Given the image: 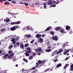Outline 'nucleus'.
Instances as JSON below:
<instances>
[{
	"label": "nucleus",
	"instance_id": "f257e3e1",
	"mask_svg": "<svg viewBox=\"0 0 73 73\" xmlns=\"http://www.w3.org/2000/svg\"><path fill=\"white\" fill-rule=\"evenodd\" d=\"M24 29H26V31L27 30H33V28L32 27H29V26H26L24 28Z\"/></svg>",
	"mask_w": 73,
	"mask_h": 73
},
{
	"label": "nucleus",
	"instance_id": "f03ea898",
	"mask_svg": "<svg viewBox=\"0 0 73 73\" xmlns=\"http://www.w3.org/2000/svg\"><path fill=\"white\" fill-rule=\"evenodd\" d=\"M52 40L55 41H57L58 38V37L57 36H52Z\"/></svg>",
	"mask_w": 73,
	"mask_h": 73
},
{
	"label": "nucleus",
	"instance_id": "7ed1b4c3",
	"mask_svg": "<svg viewBox=\"0 0 73 73\" xmlns=\"http://www.w3.org/2000/svg\"><path fill=\"white\" fill-rule=\"evenodd\" d=\"M54 2V1H51V0H50L48 1L47 4V5H52L53 4V2Z\"/></svg>",
	"mask_w": 73,
	"mask_h": 73
},
{
	"label": "nucleus",
	"instance_id": "20e7f679",
	"mask_svg": "<svg viewBox=\"0 0 73 73\" xmlns=\"http://www.w3.org/2000/svg\"><path fill=\"white\" fill-rule=\"evenodd\" d=\"M38 62L39 64H41L42 65H44L45 62V60H43L42 62L41 60H39L38 61Z\"/></svg>",
	"mask_w": 73,
	"mask_h": 73
},
{
	"label": "nucleus",
	"instance_id": "39448f33",
	"mask_svg": "<svg viewBox=\"0 0 73 73\" xmlns=\"http://www.w3.org/2000/svg\"><path fill=\"white\" fill-rule=\"evenodd\" d=\"M38 42H40V44L43 42V39L42 38H40L38 39Z\"/></svg>",
	"mask_w": 73,
	"mask_h": 73
},
{
	"label": "nucleus",
	"instance_id": "423d86ee",
	"mask_svg": "<svg viewBox=\"0 0 73 73\" xmlns=\"http://www.w3.org/2000/svg\"><path fill=\"white\" fill-rule=\"evenodd\" d=\"M63 51V50L62 49H60L59 50V51H56V54H59L60 53H61Z\"/></svg>",
	"mask_w": 73,
	"mask_h": 73
},
{
	"label": "nucleus",
	"instance_id": "0eeeda50",
	"mask_svg": "<svg viewBox=\"0 0 73 73\" xmlns=\"http://www.w3.org/2000/svg\"><path fill=\"white\" fill-rule=\"evenodd\" d=\"M14 55V54H13L12 53L9 56L8 55V56L7 57H8V58H11L13 56V55Z\"/></svg>",
	"mask_w": 73,
	"mask_h": 73
},
{
	"label": "nucleus",
	"instance_id": "6e6552de",
	"mask_svg": "<svg viewBox=\"0 0 73 73\" xmlns=\"http://www.w3.org/2000/svg\"><path fill=\"white\" fill-rule=\"evenodd\" d=\"M8 54H6L4 55V56H3L2 58L3 60H4V59L6 58V57H8Z\"/></svg>",
	"mask_w": 73,
	"mask_h": 73
},
{
	"label": "nucleus",
	"instance_id": "1a4fd4ad",
	"mask_svg": "<svg viewBox=\"0 0 73 73\" xmlns=\"http://www.w3.org/2000/svg\"><path fill=\"white\" fill-rule=\"evenodd\" d=\"M16 29V27H11L10 29V30L12 31H13Z\"/></svg>",
	"mask_w": 73,
	"mask_h": 73
},
{
	"label": "nucleus",
	"instance_id": "9d476101",
	"mask_svg": "<svg viewBox=\"0 0 73 73\" xmlns=\"http://www.w3.org/2000/svg\"><path fill=\"white\" fill-rule=\"evenodd\" d=\"M36 38H40V37H41V35H39L38 34H37L35 36Z\"/></svg>",
	"mask_w": 73,
	"mask_h": 73
},
{
	"label": "nucleus",
	"instance_id": "9b49d317",
	"mask_svg": "<svg viewBox=\"0 0 73 73\" xmlns=\"http://www.w3.org/2000/svg\"><path fill=\"white\" fill-rule=\"evenodd\" d=\"M70 27L69 26H66V30H67L68 31L69 30H70Z\"/></svg>",
	"mask_w": 73,
	"mask_h": 73
},
{
	"label": "nucleus",
	"instance_id": "f8f14e48",
	"mask_svg": "<svg viewBox=\"0 0 73 73\" xmlns=\"http://www.w3.org/2000/svg\"><path fill=\"white\" fill-rule=\"evenodd\" d=\"M15 38H14L11 39V41L13 42V43L14 44H15V43H16V41H15Z\"/></svg>",
	"mask_w": 73,
	"mask_h": 73
},
{
	"label": "nucleus",
	"instance_id": "ddd939ff",
	"mask_svg": "<svg viewBox=\"0 0 73 73\" xmlns=\"http://www.w3.org/2000/svg\"><path fill=\"white\" fill-rule=\"evenodd\" d=\"M25 56H29L30 55L29 54V51H27L25 53Z\"/></svg>",
	"mask_w": 73,
	"mask_h": 73
},
{
	"label": "nucleus",
	"instance_id": "4468645a",
	"mask_svg": "<svg viewBox=\"0 0 73 73\" xmlns=\"http://www.w3.org/2000/svg\"><path fill=\"white\" fill-rule=\"evenodd\" d=\"M51 28H52L51 27H49L45 30V31L46 32V31H49V30H50V29Z\"/></svg>",
	"mask_w": 73,
	"mask_h": 73
},
{
	"label": "nucleus",
	"instance_id": "2eb2a0df",
	"mask_svg": "<svg viewBox=\"0 0 73 73\" xmlns=\"http://www.w3.org/2000/svg\"><path fill=\"white\" fill-rule=\"evenodd\" d=\"M62 64L61 63H60L58 64V65L56 66V67L57 68H58L59 67H60V66H61Z\"/></svg>",
	"mask_w": 73,
	"mask_h": 73
},
{
	"label": "nucleus",
	"instance_id": "dca6fc26",
	"mask_svg": "<svg viewBox=\"0 0 73 73\" xmlns=\"http://www.w3.org/2000/svg\"><path fill=\"white\" fill-rule=\"evenodd\" d=\"M52 50V49H46L45 51V52H50Z\"/></svg>",
	"mask_w": 73,
	"mask_h": 73
},
{
	"label": "nucleus",
	"instance_id": "f3484780",
	"mask_svg": "<svg viewBox=\"0 0 73 73\" xmlns=\"http://www.w3.org/2000/svg\"><path fill=\"white\" fill-rule=\"evenodd\" d=\"M4 20H5L4 21H5V22H6V23H8L10 21V20L9 19H5Z\"/></svg>",
	"mask_w": 73,
	"mask_h": 73
},
{
	"label": "nucleus",
	"instance_id": "a211bd4d",
	"mask_svg": "<svg viewBox=\"0 0 73 73\" xmlns=\"http://www.w3.org/2000/svg\"><path fill=\"white\" fill-rule=\"evenodd\" d=\"M13 47V45L12 44L11 45H10L8 47V49H9V50L10 49H11V48H12Z\"/></svg>",
	"mask_w": 73,
	"mask_h": 73
},
{
	"label": "nucleus",
	"instance_id": "6ab92c4d",
	"mask_svg": "<svg viewBox=\"0 0 73 73\" xmlns=\"http://www.w3.org/2000/svg\"><path fill=\"white\" fill-rule=\"evenodd\" d=\"M60 32L61 33H66L64 31V30L63 29H62L60 30Z\"/></svg>",
	"mask_w": 73,
	"mask_h": 73
},
{
	"label": "nucleus",
	"instance_id": "aec40b11",
	"mask_svg": "<svg viewBox=\"0 0 73 73\" xmlns=\"http://www.w3.org/2000/svg\"><path fill=\"white\" fill-rule=\"evenodd\" d=\"M20 48H24V44H23V43H21V44Z\"/></svg>",
	"mask_w": 73,
	"mask_h": 73
},
{
	"label": "nucleus",
	"instance_id": "412c9836",
	"mask_svg": "<svg viewBox=\"0 0 73 73\" xmlns=\"http://www.w3.org/2000/svg\"><path fill=\"white\" fill-rule=\"evenodd\" d=\"M61 29V27H58L56 28H55V29L56 30V31H58V30H59Z\"/></svg>",
	"mask_w": 73,
	"mask_h": 73
},
{
	"label": "nucleus",
	"instance_id": "4be33fe9",
	"mask_svg": "<svg viewBox=\"0 0 73 73\" xmlns=\"http://www.w3.org/2000/svg\"><path fill=\"white\" fill-rule=\"evenodd\" d=\"M71 68L70 69V70H73V64L71 66Z\"/></svg>",
	"mask_w": 73,
	"mask_h": 73
},
{
	"label": "nucleus",
	"instance_id": "5701e85b",
	"mask_svg": "<svg viewBox=\"0 0 73 73\" xmlns=\"http://www.w3.org/2000/svg\"><path fill=\"white\" fill-rule=\"evenodd\" d=\"M11 2L13 4H15L16 3V1H15V0H11Z\"/></svg>",
	"mask_w": 73,
	"mask_h": 73
},
{
	"label": "nucleus",
	"instance_id": "b1692460",
	"mask_svg": "<svg viewBox=\"0 0 73 73\" xmlns=\"http://www.w3.org/2000/svg\"><path fill=\"white\" fill-rule=\"evenodd\" d=\"M68 66H69V64H66L65 65V66L64 67V70H65V68H66V67H67Z\"/></svg>",
	"mask_w": 73,
	"mask_h": 73
},
{
	"label": "nucleus",
	"instance_id": "393cba45",
	"mask_svg": "<svg viewBox=\"0 0 73 73\" xmlns=\"http://www.w3.org/2000/svg\"><path fill=\"white\" fill-rule=\"evenodd\" d=\"M12 51L11 50H9L8 51V53L9 54H10V53H12Z\"/></svg>",
	"mask_w": 73,
	"mask_h": 73
},
{
	"label": "nucleus",
	"instance_id": "a878e982",
	"mask_svg": "<svg viewBox=\"0 0 73 73\" xmlns=\"http://www.w3.org/2000/svg\"><path fill=\"white\" fill-rule=\"evenodd\" d=\"M4 4H5V5H9V3L8 2H5L4 3Z\"/></svg>",
	"mask_w": 73,
	"mask_h": 73
},
{
	"label": "nucleus",
	"instance_id": "bb28decb",
	"mask_svg": "<svg viewBox=\"0 0 73 73\" xmlns=\"http://www.w3.org/2000/svg\"><path fill=\"white\" fill-rule=\"evenodd\" d=\"M17 24V23H16V22H12V23H11V25H13L14 24Z\"/></svg>",
	"mask_w": 73,
	"mask_h": 73
},
{
	"label": "nucleus",
	"instance_id": "cd10ccee",
	"mask_svg": "<svg viewBox=\"0 0 73 73\" xmlns=\"http://www.w3.org/2000/svg\"><path fill=\"white\" fill-rule=\"evenodd\" d=\"M56 51H55L54 52H53L52 54V56H54V53H56Z\"/></svg>",
	"mask_w": 73,
	"mask_h": 73
},
{
	"label": "nucleus",
	"instance_id": "c85d7f7f",
	"mask_svg": "<svg viewBox=\"0 0 73 73\" xmlns=\"http://www.w3.org/2000/svg\"><path fill=\"white\" fill-rule=\"evenodd\" d=\"M32 58H33V56H30L29 58V60H32Z\"/></svg>",
	"mask_w": 73,
	"mask_h": 73
},
{
	"label": "nucleus",
	"instance_id": "c756f323",
	"mask_svg": "<svg viewBox=\"0 0 73 73\" xmlns=\"http://www.w3.org/2000/svg\"><path fill=\"white\" fill-rule=\"evenodd\" d=\"M31 35H29V34L27 35V38H30V37H31Z\"/></svg>",
	"mask_w": 73,
	"mask_h": 73
},
{
	"label": "nucleus",
	"instance_id": "7c9ffc66",
	"mask_svg": "<svg viewBox=\"0 0 73 73\" xmlns=\"http://www.w3.org/2000/svg\"><path fill=\"white\" fill-rule=\"evenodd\" d=\"M52 48V47L51 46H48L47 47V48L48 49H51Z\"/></svg>",
	"mask_w": 73,
	"mask_h": 73
},
{
	"label": "nucleus",
	"instance_id": "2f4dec72",
	"mask_svg": "<svg viewBox=\"0 0 73 73\" xmlns=\"http://www.w3.org/2000/svg\"><path fill=\"white\" fill-rule=\"evenodd\" d=\"M66 44H63L62 45V47H63V48H64L65 46H66Z\"/></svg>",
	"mask_w": 73,
	"mask_h": 73
},
{
	"label": "nucleus",
	"instance_id": "473e14b6",
	"mask_svg": "<svg viewBox=\"0 0 73 73\" xmlns=\"http://www.w3.org/2000/svg\"><path fill=\"white\" fill-rule=\"evenodd\" d=\"M23 61H24L26 62H28V60H27L25 59V58H24L23 59Z\"/></svg>",
	"mask_w": 73,
	"mask_h": 73
},
{
	"label": "nucleus",
	"instance_id": "72a5a7b5",
	"mask_svg": "<svg viewBox=\"0 0 73 73\" xmlns=\"http://www.w3.org/2000/svg\"><path fill=\"white\" fill-rule=\"evenodd\" d=\"M38 51H39V52H41V50H42L41 48H38Z\"/></svg>",
	"mask_w": 73,
	"mask_h": 73
},
{
	"label": "nucleus",
	"instance_id": "f704fd0d",
	"mask_svg": "<svg viewBox=\"0 0 73 73\" xmlns=\"http://www.w3.org/2000/svg\"><path fill=\"white\" fill-rule=\"evenodd\" d=\"M19 38H20V37H17L16 38V40H19Z\"/></svg>",
	"mask_w": 73,
	"mask_h": 73
},
{
	"label": "nucleus",
	"instance_id": "c9c22d12",
	"mask_svg": "<svg viewBox=\"0 0 73 73\" xmlns=\"http://www.w3.org/2000/svg\"><path fill=\"white\" fill-rule=\"evenodd\" d=\"M17 23V24H20L21 23V22L20 21H19L18 22H16Z\"/></svg>",
	"mask_w": 73,
	"mask_h": 73
},
{
	"label": "nucleus",
	"instance_id": "e433bc0d",
	"mask_svg": "<svg viewBox=\"0 0 73 73\" xmlns=\"http://www.w3.org/2000/svg\"><path fill=\"white\" fill-rule=\"evenodd\" d=\"M24 4L25 5H26L27 6H28V5H29V4H28V3H25Z\"/></svg>",
	"mask_w": 73,
	"mask_h": 73
},
{
	"label": "nucleus",
	"instance_id": "4c0bfd02",
	"mask_svg": "<svg viewBox=\"0 0 73 73\" xmlns=\"http://www.w3.org/2000/svg\"><path fill=\"white\" fill-rule=\"evenodd\" d=\"M36 69V67H33L31 70H33L34 69Z\"/></svg>",
	"mask_w": 73,
	"mask_h": 73
},
{
	"label": "nucleus",
	"instance_id": "58836bf2",
	"mask_svg": "<svg viewBox=\"0 0 73 73\" xmlns=\"http://www.w3.org/2000/svg\"><path fill=\"white\" fill-rule=\"evenodd\" d=\"M29 45V44L28 43L25 44V47H27V46H28Z\"/></svg>",
	"mask_w": 73,
	"mask_h": 73
},
{
	"label": "nucleus",
	"instance_id": "ea45409f",
	"mask_svg": "<svg viewBox=\"0 0 73 73\" xmlns=\"http://www.w3.org/2000/svg\"><path fill=\"white\" fill-rule=\"evenodd\" d=\"M34 41H35V40L34 39L31 42V44H33V42H34Z\"/></svg>",
	"mask_w": 73,
	"mask_h": 73
},
{
	"label": "nucleus",
	"instance_id": "a19ab883",
	"mask_svg": "<svg viewBox=\"0 0 73 73\" xmlns=\"http://www.w3.org/2000/svg\"><path fill=\"white\" fill-rule=\"evenodd\" d=\"M54 33V32L52 31L50 32L51 35H53Z\"/></svg>",
	"mask_w": 73,
	"mask_h": 73
},
{
	"label": "nucleus",
	"instance_id": "79ce46f5",
	"mask_svg": "<svg viewBox=\"0 0 73 73\" xmlns=\"http://www.w3.org/2000/svg\"><path fill=\"white\" fill-rule=\"evenodd\" d=\"M5 30V29H1V31L3 32V31H4Z\"/></svg>",
	"mask_w": 73,
	"mask_h": 73
},
{
	"label": "nucleus",
	"instance_id": "37998d69",
	"mask_svg": "<svg viewBox=\"0 0 73 73\" xmlns=\"http://www.w3.org/2000/svg\"><path fill=\"white\" fill-rule=\"evenodd\" d=\"M67 53H66V51H64V54H66Z\"/></svg>",
	"mask_w": 73,
	"mask_h": 73
},
{
	"label": "nucleus",
	"instance_id": "c03bdc74",
	"mask_svg": "<svg viewBox=\"0 0 73 73\" xmlns=\"http://www.w3.org/2000/svg\"><path fill=\"white\" fill-rule=\"evenodd\" d=\"M35 51H36V52H39V51L38 50V49H36Z\"/></svg>",
	"mask_w": 73,
	"mask_h": 73
},
{
	"label": "nucleus",
	"instance_id": "a18cd8bd",
	"mask_svg": "<svg viewBox=\"0 0 73 73\" xmlns=\"http://www.w3.org/2000/svg\"><path fill=\"white\" fill-rule=\"evenodd\" d=\"M20 45V43L19 42H17V43L16 45Z\"/></svg>",
	"mask_w": 73,
	"mask_h": 73
},
{
	"label": "nucleus",
	"instance_id": "49530a36",
	"mask_svg": "<svg viewBox=\"0 0 73 73\" xmlns=\"http://www.w3.org/2000/svg\"><path fill=\"white\" fill-rule=\"evenodd\" d=\"M3 1H6V0H0V1L1 2H3Z\"/></svg>",
	"mask_w": 73,
	"mask_h": 73
},
{
	"label": "nucleus",
	"instance_id": "de8ad7c7",
	"mask_svg": "<svg viewBox=\"0 0 73 73\" xmlns=\"http://www.w3.org/2000/svg\"><path fill=\"white\" fill-rule=\"evenodd\" d=\"M11 14L12 15H17V14H18V13H17H17L15 14L14 13H12Z\"/></svg>",
	"mask_w": 73,
	"mask_h": 73
},
{
	"label": "nucleus",
	"instance_id": "09e8293b",
	"mask_svg": "<svg viewBox=\"0 0 73 73\" xmlns=\"http://www.w3.org/2000/svg\"><path fill=\"white\" fill-rule=\"evenodd\" d=\"M52 7H56V5H52Z\"/></svg>",
	"mask_w": 73,
	"mask_h": 73
},
{
	"label": "nucleus",
	"instance_id": "8fccbe9b",
	"mask_svg": "<svg viewBox=\"0 0 73 73\" xmlns=\"http://www.w3.org/2000/svg\"><path fill=\"white\" fill-rule=\"evenodd\" d=\"M29 52V53H31V52H32V50H29L28 51Z\"/></svg>",
	"mask_w": 73,
	"mask_h": 73
},
{
	"label": "nucleus",
	"instance_id": "3c124183",
	"mask_svg": "<svg viewBox=\"0 0 73 73\" xmlns=\"http://www.w3.org/2000/svg\"><path fill=\"white\" fill-rule=\"evenodd\" d=\"M27 50H30V49H31V48H27Z\"/></svg>",
	"mask_w": 73,
	"mask_h": 73
},
{
	"label": "nucleus",
	"instance_id": "603ef678",
	"mask_svg": "<svg viewBox=\"0 0 73 73\" xmlns=\"http://www.w3.org/2000/svg\"><path fill=\"white\" fill-rule=\"evenodd\" d=\"M57 61V60L55 59V60L54 61V62H56V61Z\"/></svg>",
	"mask_w": 73,
	"mask_h": 73
},
{
	"label": "nucleus",
	"instance_id": "864d4df0",
	"mask_svg": "<svg viewBox=\"0 0 73 73\" xmlns=\"http://www.w3.org/2000/svg\"><path fill=\"white\" fill-rule=\"evenodd\" d=\"M69 51V50H68L66 51V53H68V52Z\"/></svg>",
	"mask_w": 73,
	"mask_h": 73
},
{
	"label": "nucleus",
	"instance_id": "5fc2aeb1",
	"mask_svg": "<svg viewBox=\"0 0 73 73\" xmlns=\"http://www.w3.org/2000/svg\"><path fill=\"white\" fill-rule=\"evenodd\" d=\"M27 35H24V37H27Z\"/></svg>",
	"mask_w": 73,
	"mask_h": 73
},
{
	"label": "nucleus",
	"instance_id": "6e6d98bb",
	"mask_svg": "<svg viewBox=\"0 0 73 73\" xmlns=\"http://www.w3.org/2000/svg\"><path fill=\"white\" fill-rule=\"evenodd\" d=\"M44 8H45V9H47V8H46V6H44Z\"/></svg>",
	"mask_w": 73,
	"mask_h": 73
},
{
	"label": "nucleus",
	"instance_id": "4d7b16f0",
	"mask_svg": "<svg viewBox=\"0 0 73 73\" xmlns=\"http://www.w3.org/2000/svg\"><path fill=\"white\" fill-rule=\"evenodd\" d=\"M44 36H45V35H42V37H44Z\"/></svg>",
	"mask_w": 73,
	"mask_h": 73
},
{
	"label": "nucleus",
	"instance_id": "13d9d810",
	"mask_svg": "<svg viewBox=\"0 0 73 73\" xmlns=\"http://www.w3.org/2000/svg\"><path fill=\"white\" fill-rule=\"evenodd\" d=\"M50 68L47 69V71H49V70H50Z\"/></svg>",
	"mask_w": 73,
	"mask_h": 73
},
{
	"label": "nucleus",
	"instance_id": "bf43d9fd",
	"mask_svg": "<svg viewBox=\"0 0 73 73\" xmlns=\"http://www.w3.org/2000/svg\"><path fill=\"white\" fill-rule=\"evenodd\" d=\"M33 56H35V55H36V53H34V54H33Z\"/></svg>",
	"mask_w": 73,
	"mask_h": 73
},
{
	"label": "nucleus",
	"instance_id": "052dcab7",
	"mask_svg": "<svg viewBox=\"0 0 73 73\" xmlns=\"http://www.w3.org/2000/svg\"><path fill=\"white\" fill-rule=\"evenodd\" d=\"M44 6H46V4L45 3H44Z\"/></svg>",
	"mask_w": 73,
	"mask_h": 73
},
{
	"label": "nucleus",
	"instance_id": "680f3d73",
	"mask_svg": "<svg viewBox=\"0 0 73 73\" xmlns=\"http://www.w3.org/2000/svg\"><path fill=\"white\" fill-rule=\"evenodd\" d=\"M57 45H58V44H54L55 46H57Z\"/></svg>",
	"mask_w": 73,
	"mask_h": 73
},
{
	"label": "nucleus",
	"instance_id": "e2e57ef3",
	"mask_svg": "<svg viewBox=\"0 0 73 73\" xmlns=\"http://www.w3.org/2000/svg\"><path fill=\"white\" fill-rule=\"evenodd\" d=\"M14 27H15L16 28H19V27L18 26H14Z\"/></svg>",
	"mask_w": 73,
	"mask_h": 73
},
{
	"label": "nucleus",
	"instance_id": "0e129e2a",
	"mask_svg": "<svg viewBox=\"0 0 73 73\" xmlns=\"http://www.w3.org/2000/svg\"><path fill=\"white\" fill-rule=\"evenodd\" d=\"M41 54H40V53H38V55H40Z\"/></svg>",
	"mask_w": 73,
	"mask_h": 73
},
{
	"label": "nucleus",
	"instance_id": "69168bd1",
	"mask_svg": "<svg viewBox=\"0 0 73 73\" xmlns=\"http://www.w3.org/2000/svg\"><path fill=\"white\" fill-rule=\"evenodd\" d=\"M15 66H16V67H17L18 66V65L17 64H16L15 65Z\"/></svg>",
	"mask_w": 73,
	"mask_h": 73
},
{
	"label": "nucleus",
	"instance_id": "338daca9",
	"mask_svg": "<svg viewBox=\"0 0 73 73\" xmlns=\"http://www.w3.org/2000/svg\"><path fill=\"white\" fill-rule=\"evenodd\" d=\"M68 58H66L65 59V60H68Z\"/></svg>",
	"mask_w": 73,
	"mask_h": 73
},
{
	"label": "nucleus",
	"instance_id": "774afa93",
	"mask_svg": "<svg viewBox=\"0 0 73 73\" xmlns=\"http://www.w3.org/2000/svg\"><path fill=\"white\" fill-rule=\"evenodd\" d=\"M46 71H47V69H46L45 70V72H46Z\"/></svg>",
	"mask_w": 73,
	"mask_h": 73
}]
</instances>
